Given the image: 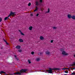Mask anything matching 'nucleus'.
Returning a JSON list of instances; mask_svg holds the SVG:
<instances>
[{"label":"nucleus","instance_id":"obj_1","mask_svg":"<svg viewBox=\"0 0 75 75\" xmlns=\"http://www.w3.org/2000/svg\"><path fill=\"white\" fill-rule=\"evenodd\" d=\"M27 70V69H22L20 70V71H18V72L13 73V74H14L15 75H16L17 74V75H21V74H23V73H24V72H25Z\"/></svg>","mask_w":75,"mask_h":75},{"label":"nucleus","instance_id":"obj_2","mask_svg":"<svg viewBox=\"0 0 75 75\" xmlns=\"http://www.w3.org/2000/svg\"><path fill=\"white\" fill-rule=\"evenodd\" d=\"M49 70H47L48 72V73H50V74H52V70H56L57 71L58 70H59L60 69L58 68H54V69H51V68H50Z\"/></svg>","mask_w":75,"mask_h":75},{"label":"nucleus","instance_id":"obj_3","mask_svg":"<svg viewBox=\"0 0 75 75\" xmlns=\"http://www.w3.org/2000/svg\"><path fill=\"white\" fill-rule=\"evenodd\" d=\"M14 15H15V12H12L11 11V12L9 14V15L8 16L9 17L11 16H14Z\"/></svg>","mask_w":75,"mask_h":75},{"label":"nucleus","instance_id":"obj_4","mask_svg":"<svg viewBox=\"0 0 75 75\" xmlns=\"http://www.w3.org/2000/svg\"><path fill=\"white\" fill-rule=\"evenodd\" d=\"M62 54H63V55H68V54L66 53L65 51H63Z\"/></svg>","mask_w":75,"mask_h":75},{"label":"nucleus","instance_id":"obj_5","mask_svg":"<svg viewBox=\"0 0 75 75\" xmlns=\"http://www.w3.org/2000/svg\"><path fill=\"white\" fill-rule=\"evenodd\" d=\"M10 17V16L8 15V17L5 18L4 20V21H6V20H8V18H9L8 17Z\"/></svg>","mask_w":75,"mask_h":75},{"label":"nucleus","instance_id":"obj_6","mask_svg":"<svg viewBox=\"0 0 75 75\" xmlns=\"http://www.w3.org/2000/svg\"><path fill=\"white\" fill-rule=\"evenodd\" d=\"M19 41V42H23V39L21 38H20L18 40Z\"/></svg>","mask_w":75,"mask_h":75},{"label":"nucleus","instance_id":"obj_7","mask_svg":"<svg viewBox=\"0 0 75 75\" xmlns=\"http://www.w3.org/2000/svg\"><path fill=\"white\" fill-rule=\"evenodd\" d=\"M67 17L69 19L71 18H72V16L71 15L69 14L67 15Z\"/></svg>","mask_w":75,"mask_h":75},{"label":"nucleus","instance_id":"obj_8","mask_svg":"<svg viewBox=\"0 0 75 75\" xmlns=\"http://www.w3.org/2000/svg\"><path fill=\"white\" fill-rule=\"evenodd\" d=\"M21 48V46L20 45H18L16 47V48L17 49H20Z\"/></svg>","mask_w":75,"mask_h":75},{"label":"nucleus","instance_id":"obj_9","mask_svg":"<svg viewBox=\"0 0 75 75\" xmlns=\"http://www.w3.org/2000/svg\"><path fill=\"white\" fill-rule=\"evenodd\" d=\"M40 39L41 40H42L44 39V38L43 37L41 36L40 37Z\"/></svg>","mask_w":75,"mask_h":75},{"label":"nucleus","instance_id":"obj_10","mask_svg":"<svg viewBox=\"0 0 75 75\" xmlns=\"http://www.w3.org/2000/svg\"><path fill=\"white\" fill-rule=\"evenodd\" d=\"M71 18H72V19H73V20H75V16H71Z\"/></svg>","mask_w":75,"mask_h":75},{"label":"nucleus","instance_id":"obj_11","mask_svg":"<svg viewBox=\"0 0 75 75\" xmlns=\"http://www.w3.org/2000/svg\"><path fill=\"white\" fill-rule=\"evenodd\" d=\"M6 72H4V71H0V74H6Z\"/></svg>","mask_w":75,"mask_h":75},{"label":"nucleus","instance_id":"obj_12","mask_svg":"<svg viewBox=\"0 0 75 75\" xmlns=\"http://www.w3.org/2000/svg\"><path fill=\"white\" fill-rule=\"evenodd\" d=\"M29 30H32V29H33V27L30 26L29 27Z\"/></svg>","mask_w":75,"mask_h":75},{"label":"nucleus","instance_id":"obj_13","mask_svg":"<svg viewBox=\"0 0 75 75\" xmlns=\"http://www.w3.org/2000/svg\"><path fill=\"white\" fill-rule=\"evenodd\" d=\"M35 8L36 9L34 10V11H37V10H38V7H37V6H36Z\"/></svg>","mask_w":75,"mask_h":75},{"label":"nucleus","instance_id":"obj_14","mask_svg":"<svg viewBox=\"0 0 75 75\" xmlns=\"http://www.w3.org/2000/svg\"><path fill=\"white\" fill-rule=\"evenodd\" d=\"M36 6H39V5H40L39 3H38V2L37 1L36 2Z\"/></svg>","mask_w":75,"mask_h":75},{"label":"nucleus","instance_id":"obj_15","mask_svg":"<svg viewBox=\"0 0 75 75\" xmlns=\"http://www.w3.org/2000/svg\"><path fill=\"white\" fill-rule=\"evenodd\" d=\"M71 66L72 67H74L75 66V62H74L73 63V64L71 65Z\"/></svg>","mask_w":75,"mask_h":75},{"label":"nucleus","instance_id":"obj_16","mask_svg":"<svg viewBox=\"0 0 75 75\" xmlns=\"http://www.w3.org/2000/svg\"><path fill=\"white\" fill-rule=\"evenodd\" d=\"M46 54H47V55H49V54H50V52L47 51L46 52Z\"/></svg>","mask_w":75,"mask_h":75},{"label":"nucleus","instance_id":"obj_17","mask_svg":"<svg viewBox=\"0 0 75 75\" xmlns=\"http://www.w3.org/2000/svg\"><path fill=\"white\" fill-rule=\"evenodd\" d=\"M50 8H48V11L47 12V13H50Z\"/></svg>","mask_w":75,"mask_h":75},{"label":"nucleus","instance_id":"obj_18","mask_svg":"<svg viewBox=\"0 0 75 75\" xmlns=\"http://www.w3.org/2000/svg\"><path fill=\"white\" fill-rule=\"evenodd\" d=\"M36 60L37 61H40V58H37Z\"/></svg>","mask_w":75,"mask_h":75},{"label":"nucleus","instance_id":"obj_19","mask_svg":"<svg viewBox=\"0 0 75 75\" xmlns=\"http://www.w3.org/2000/svg\"><path fill=\"white\" fill-rule=\"evenodd\" d=\"M75 75V71H73V72L71 74V75Z\"/></svg>","mask_w":75,"mask_h":75},{"label":"nucleus","instance_id":"obj_20","mask_svg":"<svg viewBox=\"0 0 75 75\" xmlns=\"http://www.w3.org/2000/svg\"><path fill=\"white\" fill-rule=\"evenodd\" d=\"M21 35H24V33H23L22 32H21Z\"/></svg>","mask_w":75,"mask_h":75},{"label":"nucleus","instance_id":"obj_21","mask_svg":"<svg viewBox=\"0 0 75 75\" xmlns=\"http://www.w3.org/2000/svg\"><path fill=\"white\" fill-rule=\"evenodd\" d=\"M28 62H29V64H31V61H30V60H28Z\"/></svg>","mask_w":75,"mask_h":75},{"label":"nucleus","instance_id":"obj_22","mask_svg":"<svg viewBox=\"0 0 75 75\" xmlns=\"http://www.w3.org/2000/svg\"><path fill=\"white\" fill-rule=\"evenodd\" d=\"M31 3H30L28 4V6H31Z\"/></svg>","mask_w":75,"mask_h":75},{"label":"nucleus","instance_id":"obj_23","mask_svg":"<svg viewBox=\"0 0 75 75\" xmlns=\"http://www.w3.org/2000/svg\"><path fill=\"white\" fill-rule=\"evenodd\" d=\"M4 40V41H5V42H6V44H7V45L8 44V42H7L5 40Z\"/></svg>","mask_w":75,"mask_h":75},{"label":"nucleus","instance_id":"obj_24","mask_svg":"<svg viewBox=\"0 0 75 75\" xmlns=\"http://www.w3.org/2000/svg\"><path fill=\"white\" fill-rule=\"evenodd\" d=\"M1 21H2V18H0V22H1Z\"/></svg>","mask_w":75,"mask_h":75},{"label":"nucleus","instance_id":"obj_25","mask_svg":"<svg viewBox=\"0 0 75 75\" xmlns=\"http://www.w3.org/2000/svg\"><path fill=\"white\" fill-rule=\"evenodd\" d=\"M18 51L19 52H21L22 51V50H18Z\"/></svg>","mask_w":75,"mask_h":75},{"label":"nucleus","instance_id":"obj_26","mask_svg":"<svg viewBox=\"0 0 75 75\" xmlns=\"http://www.w3.org/2000/svg\"><path fill=\"white\" fill-rule=\"evenodd\" d=\"M34 54V52H32L31 54H32V55H33Z\"/></svg>","mask_w":75,"mask_h":75},{"label":"nucleus","instance_id":"obj_27","mask_svg":"<svg viewBox=\"0 0 75 75\" xmlns=\"http://www.w3.org/2000/svg\"><path fill=\"white\" fill-rule=\"evenodd\" d=\"M39 1L40 3H42V0H39Z\"/></svg>","mask_w":75,"mask_h":75},{"label":"nucleus","instance_id":"obj_28","mask_svg":"<svg viewBox=\"0 0 75 75\" xmlns=\"http://www.w3.org/2000/svg\"><path fill=\"white\" fill-rule=\"evenodd\" d=\"M65 73H67V74H68V71H64Z\"/></svg>","mask_w":75,"mask_h":75},{"label":"nucleus","instance_id":"obj_29","mask_svg":"<svg viewBox=\"0 0 75 75\" xmlns=\"http://www.w3.org/2000/svg\"><path fill=\"white\" fill-rule=\"evenodd\" d=\"M53 29H57V28H56L55 27H53Z\"/></svg>","mask_w":75,"mask_h":75},{"label":"nucleus","instance_id":"obj_30","mask_svg":"<svg viewBox=\"0 0 75 75\" xmlns=\"http://www.w3.org/2000/svg\"><path fill=\"white\" fill-rule=\"evenodd\" d=\"M62 70H65V68H62Z\"/></svg>","mask_w":75,"mask_h":75},{"label":"nucleus","instance_id":"obj_31","mask_svg":"<svg viewBox=\"0 0 75 75\" xmlns=\"http://www.w3.org/2000/svg\"><path fill=\"white\" fill-rule=\"evenodd\" d=\"M39 15V13H38L36 15V16L37 17H38V16Z\"/></svg>","mask_w":75,"mask_h":75},{"label":"nucleus","instance_id":"obj_32","mask_svg":"<svg viewBox=\"0 0 75 75\" xmlns=\"http://www.w3.org/2000/svg\"><path fill=\"white\" fill-rule=\"evenodd\" d=\"M51 43H52V42H53V40H51Z\"/></svg>","mask_w":75,"mask_h":75},{"label":"nucleus","instance_id":"obj_33","mask_svg":"<svg viewBox=\"0 0 75 75\" xmlns=\"http://www.w3.org/2000/svg\"><path fill=\"white\" fill-rule=\"evenodd\" d=\"M19 32H20L21 33H22V32H21V31L20 30H19Z\"/></svg>","mask_w":75,"mask_h":75},{"label":"nucleus","instance_id":"obj_34","mask_svg":"<svg viewBox=\"0 0 75 75\" xmlns=\"http://www.w3.org/2000/svg\"><path fill=\"white\" fill-rule=\"evenodd\" d=\"M65 68V69H69V68Z\"/></svg>","mask_w":75,"mask_h":75},{"label":"nucleus","instance_id":"obj_35","mask_svg":"<svg viewBox=\"0 0 75 75\" xmlns=\"http://www.w3.org/2000/svg\"><path fill=\"white\" fill-rule=\"evenodd\" d=\"M14 56H15V58H16L17 56H16V55H15Z\"/></svg>","mask_w":75,"mask_h":75},{"label":"nucleus","instance_id":"obj_36","mask_svg":"<svg viewBox=\"0 0 75 75\" xmlns=\"http://www.w3.org/2000/svg\"><path fill=\"white\" fill-rule=\"evenodd\" d=\"M73 69H75V68H73Z\"/></svg>","mask_w":75,"mask_h":75},{"label":"nucleus","instance_id":"obj_37","mask_svg":"<svg viewBox=\"0 0 75 75\" xmlns=\"http://www.w3.org/2000/svg\"><path fill=\"white\" fill-rule=\"evenodd\" d=\"M64 75H68L67 74H64Z\"/></svg>","mask_w":75,"mask_h":75},{"label":"nucleus","instance_id":"obj_38","mask_svg":"<svg viewBox=\"0 0 75 75\" xmlns=\"http://www.w3.org/2000/svg\"><path fill=\"white\" fill-rule=\"evenodd\" d=\"M31 16H33V14H31Z\"/></svg>","mask_w":75,"mask_h":75},{"label":"nucleus","instance_id":"obj_39","mask_svg":"<svg viewBox=\"0 0 75 75\" xmlns=\"http://www.w3.org/2000/svg\"><path fill=\"white\" fill-rule=\"evenodd\" d=\"M1 50H2L3 49V48H1Z\"/></svg>","mask_w":75,"mask_h":75},{"label":"nucleus","instance_id":"obj_40","mask_svg":"<svg viewBox=\"0 0 75 75\" xmlns=\"http://www.w3.org/2000/svg\"><path fill=\"white\" fill-rule=\"evenodd\" d=\"M74 56L75 57V55H74Z\"/></svg>","mask_w":75,"mask_h":75},{"label":"nucleus","instance_id":"obj_41","mask_svg":"<svg viewBox=\"0 0 75 75\" xmlns=\"http://www.w3.org/2000/svg\"><path fill=\"white\" fill-rule=\"evenodd\" d=\"M40 54H41V52H40Z\"/></svg>","mask_w":75,"mask_h":75},{"label":"nucleus","instance_id":"obj_42","mask_svg":"<svg viewBox=\"0 0 75 75\" xmlns=\"http://www.w3.org/2000/svg\"><path fill=\"white\" fill-rule=\"evenodd\" d=\"M29 0L30 1V0Z\"/></svg>","mask_w":75,"mask_h":75}]
</instances>
